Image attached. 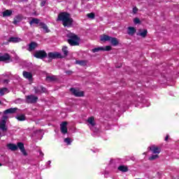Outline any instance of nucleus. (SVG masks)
<instances>
[{"label": "nucleus", "mask_w": 179, "mask_h": 179, "mask_svg": "<svg viewBox=\"0 0 179 179\" xmlns=\"http://www.w3.org/2000/svg\"><path fill=\"white\" fill-rule=\"evenodd\" d=\"M57 22H62L64 27H72L73 24V19L67 12L60 13L57 16Z\"/></svg>", "instance_id": "1"}, {"label": "nucleus", "mask_w": 179, "mask_h": 179, "mask_svg": "<svg viewBox=\"0 0 179 179\" xmlns=\"http://www.w3.org/2000/svg\"><path fill=\"white\" fill-rule=\"evenodd\" d=\"M66 37L68 38V43L71 46L79 45V41L80 38L78 36L72 32L67 34Z\"/></svg>", "instance_id": "2"}, {"label": "nucleus", "mask_w": 179, "mask_h": 179, "mask_svg": "<svg viewBox=\"0 0 179 179\" xmlns=\"http://www.w3.org/2000/svg\"><path fill=\"white\" fill-rule=\"evenodd\" d=\"M138 103H135L136 107H139V108H142L143 107H149L150 106V102L147 101L143 98V95H141L137 98Z\"/></svg>", "instance_id": "3"}, {"label": "nucleus", "mask_w": 179, "mask_h": 179, "mask_svg": "<svg viewBox=\"0 0 179 179\" xmlns=\"http://www.w3.org/2000/svg\"><path fill=\"white\" fill-rule=\"evenodd\" d=\"M100 40L101 41H103L104 43H106V41H109L112 44V45H114V46L119 44V41L117 38L111 37L106 34L101 35L100 37Z\"/></svg>", "instance_id": "4"}, {"label": "nucleus", "mask_w": 179, "mask_h": 179, "mask_svg": "<svg viewBox=\"0 0 179 179\" xmlns=\"http://www.w3.org/2000/svg\"><path fill=\"white\" fill-rule=\"evenodd\" d=\"M87 122L88 123L87 125L91 131H93V132H96V131H97L95 127L96 122L94 121V117L93 116L88 117L87 120Z\"/></svg>", "instance_id": "5"}, {"label": "nucleus", "mask_w": 179, "mask_h": 179, "mask_svg": "<svg viewBox=\"0 0 179 179\" xmlns=\"http://www.w3.org/2000/svg\"><path fill=\"white\" fill-rule=\"evenodd\" d=\"M6 118H8V117L3 116V119L0 121V129L3 132H6V131H8V126H6Z\"/></svg>", "instance_id": "6"}, {"label": "nucleus", "mask_w": 179, "mask_h": 179, "mask_svg": "<svg viewBox=\"0 0 179 179\" xmlns=\"http://www.w3.org/2000/svg\"><path fill=\"white\" fill-rule=\"evenodd\" d=\"M35 58H38L39 59H44V58H47V52L44 50L36 51L34 55Z\"/></svg>", "instance_id": "7"}, {"label": "nucleus", "mask_w": 179, "mask_h": 179, "mask_svg": "<svg viewBox=\"0 0 179 179\" xmlns=\"http://www.w3.org/2000/svg\"><path fill=\"white\" fill-rule=\"evenodd\" d=\"M37 100H38V97L34 95H28L26 96V103L30 104H34V103H37Z\"/></svg>", "instance_id": "8"}, {"label": "nucleus", "mask_w": 179, "mask_h": 179, "mask_svg": "<svg viewBox=\"0 0 179 179\" xmlns=\"http://www.w3.org/2000/svg\"><path fill=\"white\" fill-rule=\"evenodd\" d=\"M48 57L49 59H57V58H62V55L59 52H49Z\"/></svg>", "instance_id": "9"}, {"label": "nucleus", "mask_w": 179, "mask_h": 179, "mask_svg": "<svg viewBox=\"0 0 179 179\" xmlns=\"http://www.w3.org/2000/svg\"><path fill=\"white\" fill-rule=\"evenodd\" d=\"M68 122H62L60 124V131L63 135H66L68 134V128L66 127Z\"/></svg>", "instance_id": "10"}, {"label": "nucleus", "mask_w": 179, "mask_h": 179, "mask_svg": "<svg viewBox=\"0 0 179 179\" xmlns=\"http://www.w3.org/2000/svg\"><path fill=\"white\" fill-rule=\"evenodd\" d=\"M70 92H71V93H73V94L76 96V97H83V95H84L83 92H80L79 91V90H76L75 88H71Z\"/></svg>", "instance_id": "11"}, {"label": "nucleus", "mask_w": 179, "mask_h": 179, "mask_svg": "<svg viewBox=\"0 0 179 179\" xmlns=\"http://www.w3.org/2000/svg\"><path fill=\"white\" fill-rule=\"evenodd\" d=\"M20 110L17 108H10L4 110V114H17Z\"/></svg>", "instance_id": "12"}, {"label": "nucleus", "mask_w": 179, "mask_h": 179, "mask_svg": "<svg viewBox=\"0 0 179 179\" xmlns=\"http://www.w3.org/2000/svg\"><path fill=\"white\" fill-rule=\"evenodd\" d=\"M10 56L8 53H0V62H5V61H9Z\"/></svg>", "instance_id": "13"}, {"label": "nucleus", "mask_w": 179, "mask_h": 179, "mask_svg": "<svg viewBox=\"0 0 179 179\" xmlns=\"http://www.w3.org/2000/svg\"><path fill=\"white\" fill-rule=\"evenodd\" d=\"M22 76L25 79H27V80H33V74L29 71H23Z\"/></svg>", "instance_id": "14"}, {"label": "nucleus", "mask_w": 179, "mask_h": 179, "mask_svg": "<svg viewBox=\"0 0 179 179\" xmlns=\"http://www.w3.org/2000/svg\"><path fill=\"white\" fill-rule=\"evenodd\" d=\"M36 47H38V45L37 44V43H36V42H31L28 45L27 50L29 51L30 52H31V51H34V50H36Z\"/></svg>", "instance_id": "15"}, {"label": "nucleus", "mask_w": 179, "mask_h": 179, "mask_svg": "<svg viewBox=\"0 0 179 179\" xmlns=\"http://www.w3.org/2000/svg\"><path fill=\"white\" fill-rule=\"evenodd\" d=\"M22 20H23V16H22V15H18L15 17L13 23V24H17V23H20Z\"/></svg>", "instance_id": "16"}, {"label": "nucleus", "mask_w": 179, "mask_h": 179, "mask_svg": "<svg viewBox=\"0 0 179 179\" xmlns=\"http://www.w3.org/2000/svg\"><path fill=\"white\" fill-rule=\"evenodd\" d=\"M39 26L41 27V29H43L44 33H50V29H48V27H47L45 23L40 22Z\"/></svg>", "instance_id": "17"}, {"label": "nucleus", "mask_w": 179, "mask_h": 179, "mask_svg": "<svg viewBox=\"0 0 179 179\" xmlns=\"http://www.w3.org/2000/svg\"><path fill=\"white\" fill-rule=\"evenodd\" d=\"M22 38L19 37H10L8 39V43H20Z\"/></svg>", "instance_id": "18"}, {"label": "nucleus", "mask_w": 179, "mask_h": 179, "mask_svg": "<svg viewBox=\"0 0 179 179\" xmlns=\"http://www.w3.org/2000/svg\"><path fill=\"white\" fill-rule=\"evenodd\" d=\"M127 33L129 36H134L136 33V29L134 27H129Z\"/></svg>", "instance_id": "19"}, {"label": "nucleus", "mask_w": 179, "mask_h": 179, "mask_svg": "<svg viewBox=\"0 0 179 179\" xmlns=\"http://www.w3.org/2000/svg\"><path fill=\"white\" fill-rule=\"evenodd\" d=\"M15 118L17 121H26V115L23 114L17 115Z\"/></svg>", "instance_id": "20"}, {"label": "nucleus", "mask_w": 179, "mask_h": 179, "mask_svg": "<svg viewBox=\"0 0 179 179\" xmlns=\"http://www.w3.org/2000/svg\"><path fill=\"white\" fill-rule=\"evenodd\" d=\"M7 148H8L10 150H13V151L17 150V145L13 143L8 144Z\"/></svg>", "instance_id": "21"}, {"label": "nucleus", "mask_w": 179, "mask_h": 179, "mask_svg": "<svg viewBox=\"0 0 179 179\" xmlns=\"http://www.w3.org/2000/svg\"><path fill=\"white\" fill-rule=\"evenodd\" d=\"M12 10H6L2 13L3 17H7L8 16H10L12 15Z\"/></svg>", "instance_id": "22"}, {"label": "nucleus", "mask_w": 179, "mask_h": 179, "mask_svg": "<svg viewBox=\"0 0 179 179\" xmlns=\"http://www.w3.org/2000/svg\"><path fill=\"white\" fill-rule=\"evenodd\" d=\"M30 26H33V24H40V20L37 18H32L31 21H29Z\"/></svg>", "instance_id": "23"}, {"label": "nucleus", "mask_w": 179, "mask_h": 179, "mask_svg": "<svg viewBox=\"0 0 179 179\" xmlns=\"http://www.w3.org/2000/svg\"><path fill=\"white\" fill-rule=\"evenodd\" d=\"M150 150H152V153L156 154L160 153V148L156 147V146H152L150 148Z\"/></svg>", "instance_id": "24"}, {"label": "nucleus", "mask_w": 179, "mask_h": 179, "mask_svg": "<svg viewBox=\"0 0 179 179\" xmlns=\"http://www.w3.org/2000/svg\"><path fill=\"white\" fill-rule=\"evenodd\" d=\"M117 169L119 171H122V173H127V171H128V167L124 165H120L118 166Z\"/></svg>", "instance_id": "25"}, {"label": "nucleus", "mask_w": 179, "mask_h": 179, "mask_svg": "<svg viewBox=\"0 0 179 179\" xmlns=\"http://www.w3.org/2000/svg\"><path fill=\"white\" fill-rule=\"evenodd\" d=\"M137 36H141V37H146V36H148V30L147 29H144V30H140V33L137 34Z\"/></svg>", "instance_id": "26"}, {"label": "nucleus", "mask_w": 179, "mask_h": 179, "mask_svg": "<svg viewBox=\"0 0 179 179\" xmlns=\"http://www.w3.org/2000/svg\"><path fill=\"white\" fill-rule=\"evenodd\" d=\"M76 64L80 65L81 66H86L87 64V62L85 60H76Z\"/></svg>", "instance_id": "27"}, {"label": "nucleus", "mask_w": 179, "mask_h": 179, "mask_svg": "<svg viewBox=\"0 0 179 179\" xmlns=\"http://www.w3.org/2000/svg\"><path fill=\"white\" fill-rule=\"evenodd\" d=\"M8 88L3 87L0 88V96H3V94H6V93H8Z\"/></svg>", "instance_id": "28"}, {"label": "nucleus", "mask_w": 179, "mask_h": 179, "mask_svg": "<svg viewBox=\"0 0 179 179\" xmlns=\"http://www.w3.org/2000/svg\"><path fill=\"white\" fill-rule=\"evenodd\" d=\"M36 94H41V86L34 87Z\"/></svg>", "instance_id": "29"}, {"label": "nucleus", "mask_w": 179, "mask_h": 179, "mask_svg": "<svg viewBox=\"0 0 179 179\" xmlns=\"http://www.w3.org/2000/svg\"><path fill=\"white\" fill-rule=\"evenodd\" d=\"M106 170H110V171H114V170H115V166H114L113 164H110L106 167Z\"/></svg>", "instance_id": "30"}, {"label": "nucleus", "mask_w": 179, "mask_h": 179, "mask_svg": "<svg viewBox=\"0 0 179 179\" xmlns=\"http://www.w3.org/2000/svg\"><path fill=\"white\" fill-rule=\"evenodd\" d=\"M55 79H56V78H55V76H47L46 77V80L48 82H52V81L55 80Z\"/></svg>", "instance_id": "31"}, {"label": "nucleus", "mask_w": 179, "mask_h": 179, "mask_svg": "<svg viewBox=\"0 0 179 179\" xmlns=\"http://www.w3.org/2000/svg\"><path fill=\"white\" fill-rule=\"evenodd\" d=\"M103 47H99V48H94L92 49V52H99V51H103Z\"/></svg>", "instance_id": "32"}, {"label": "nucleus", "mask_w": 179, "mask_h": 179, "mask_svg": "<svg viewBox=\"0 0 179 179\" xmlns=\"http://www.w3.org/2000/svg\"><path fill=\"white\" fill-rule=\"evenodd\" d=\"M17 148H19L20 150L24 149V144L23 143H17Z\"/></svg>", "instance_id": "33"}, {"label": "nucleus", "mask_w": 179, "mask_h": 179, "mask_svg": "<svg viewBox=\"0 0 179 179\" xmlns=\"http://www.w3.org/2000/svg\"><path fill=\"white\" fill-rule=\"evenodd\" d=\"M62 52H64L65 57H66V56L68 55V52H68V47L64 46V47L62 48Z\"/></svg>", "instance_id": "34"}, {"label": "nucleus", "mask_w": 179, "mask_h": 179, "mask_svg": "<svg viewBox=\"0 0 179 179\" xmlns=\"http://www.w3.org/2000/svg\"><path fill=\"white\" fill-rule=\"evenodd\" d=\"M87 17H89V19H92V20H93V19H94V13H88L87 15Z\"/></svg>", "instance_id": "35"}, {"label": "nucleus", "mask_w": 179, "mask_h": 179, "mask_svg": "<svg viewBox=\"0 0 179 179\" xmlns=\"http://www.w3.org/2000/svg\"><path fill=\"white\" fill-rule=\"evenodd\" d=\"M157 158H159V155H152L151 157H149V160H155Z\"/></svg>", "instance_id": "36"}, {"label": "nucleus", "mask_w": 179, "mask_h": 179, "mask_svg": "<svg viewBox=\"0 0 179 179\" xmlns=\"http://www.w3.org/2000/svg\"><path fill=\"white\" fill-rule=\"evenodd\" d=\"M64 142L65 143H67V145H71V143H72V141H71V138H66Z\"/></svg>", "instance_id": "37"}, {"label": "nucleus", "mask_w": 179, "mask_h": 179, "mask_svg": "<svg viewBox=\"0 0 179 179\" xmlns=\"http://www.w3.org/2000/svg\"><path fill=\"white\" fill-rule=\"evenodd\" d=\"M111 50V46L107 45L105 48H103L102 51H110Z\"/></svg>", "instance_id": "38"}, {"label": "nucleus", "mask_w": 179, "mask_h": 179, "mask_svg": "<svg viewBox=\"0 0 179 179\" xmlns=\"http://www.w3.org/2000/svg\"><path fill=\"white\" fill-rule=\"evenodd\" d=\"M134 22L135 24H138L141 23V20L138 17L134 18Z\"/></svg>", "instance_id": "39"}, {"label": "nucleus", "mask_w": 179, "mask_h": 179, "mask_svg": "<svg viewBox=\"0 0 179 179\" xmlns=\"http://www.w3.org/2000/svg\"><path fill=\"white\" fill-rule=\"evenodd\" d=\"M51 167V161H48L46 162V169H50Z\"/></svg>", "instance_id": "40"}, {"label": "nucleus", "mask_w": 179, "mask_h": 179, "mask_svg": "<svg viewBox=\"0 0 179 179\" xmlns=\"http://www.w3.org/2000/svg\"><path fill=\"white\" fill-rule=\"evenodd\" d=\"M41 93H45L47 92V89L41 86Z\"/></svg>", "instance_id": "41"}, {"label": "nucleus", "mask_w": 179, "mask_h": 179, "mask_svg": "<svg viewBox=\"0 0 179 179\" xmlns=\"http://www.w3.org/2000/svg\"><path fill=\"white\" fill-rule=\"evenodd\" d=\"M45 3H47V1L43 0L41 3V6H45Z\"/></svg>", "instance_id": "42"}, {"label": "nucleus", "mask_w": 179, "mask_h": 179, "mask_svg": "<svg viewBox=\"0 0 179 179\" xmlns=\"http://www.w3.org/2000/svg\"><path fill=\"white\" fill-rule=\"evenodd\" d=\"M22 153L24 155V156H27V152H26V150L24 148H23L22 150H20Z\"/></svg>", "instance_id": "43"}, {"label": "nucleus", "mask_w": 179, "mask_h": 179, "mask_svg": "<svg viewBox=\"0 0 179 179\" xmlns=\"http://www.w3.org/2000/svg\"><path fill=\"white\" fill-rule=\"evenodd\" d=\"M2 83H3L4 85H8V83H9V80H8V79L3 80Z\"/></svg>", "instance_id": "44"}, {"label": "nucleus", "mask_w": 179, "mask_h": 179, "mask_svg": "<svg viewBox=\"0 0 179 179\" xmlns=\"http://www.w3.org/2000/svg\"><path fill=\"white\" fill-rule=\"evenodd\" d=\"M133 13H138V8L136 7L133 8Z\"/></svg>", "instance_id": "45"}, {"label": "nucleus", "mask_w": 179, "mask_h": 179, "mask_svg": "<svg viewBox=\"0 0 179 179\" xmlns=\"http://www.w3.org/2000/svg\"><path fill=\"white\" fill-rule=\"evenodd\" d=\"M35 134H40L41 135V130H36V131H35Z\"/></svg>", "instance_id": "46"}, {"label": "nucleus", "mask_w": 179, "mask_h": 179, "mask_svg": "<svg viewBox=\"0 0 179 179\" xmlns=\"http://www.w3.org/2000/svg\"><path fill=\"white\" fill-rule=\"evenodd\" d=\"M38 152H39L40 156H42V157L44 156V153H43L41 150H39Z\"/></svg>", "instance_id": "47"}, {"label": "nucleus", "mask_w": 179, "mask_h": 179, "mask_svg": "<svg viewBox=\"0 0 179 179\" xmlns=\"http://www.w3.org/2000/svg\"><path fill=\"white\" fill-rule=\"evenodd\" d=\"M169 140V136H166V137H165V141H168Z\"/></svg>", "instance_id": "48"}, {"label": "nucleus", "mask_w": 179, "mask_h": 179, "mask_svg": "<svg viewBox=\"0 0 179 179\" xmlns=\"http://www.w3.org/2000/svg\"><path fill=\"white\" fill-rule=\"evenodd\" d=\"M2 136H5V134L1 135L0 133V139H1V138H2Z\"/></svg>", "instance_id": "49"}, {"label": "nucleus", "mask_w": 179, "mask_h": 179, "mask_svg": "<svg viewBox=\"0 0 179 179\" xmlns=\"http://www.w3.org/2000/svg\"><path fill=\"white\" fill-rule=\"evenodd\" d=\"M94 153H96V152H99V150H96L95 151H93Z\"/></svg>", "instance_id": "50"}, {"label": "nucleus", "mask_w": 179, "mask_h": 179, "mask_svg": "<svg viewBox=\"0 0 179 179\" xmlns=\"http://www.w3.org/2000/svg\"><path fill=\"white\" fill-rule=\"evenodd\" d=\"M0 104H2V101L0 100Z\"/></svg>", "instance_id": "51"}, {"label": "nucleus", "mask_w": 179, "mask_h": 179, "mask_svg": "<svg viewBox=\"0 0 179 179\" xmlns=\"http://www.w3.org/2000/svg\"><path fill=\"white\" fill-rule=\"evenodd\" d=\"M2 166V164L0 163V166Z\"/></svg>", "instance_id": "52"}, {"label": "nucleus", "mask_w": 179, "mask_h": 179, "mask_svg": "<svg viewBox=\"0 0 179 179\" xmlns=\"http://www.w3.org/2000/svg\"><path fill=\"white\" fill-rule=\"evenodd\" d=\"M24 1H27V0H24Z\"/></svg>", "instance_id": "53"}]
</instances>
